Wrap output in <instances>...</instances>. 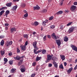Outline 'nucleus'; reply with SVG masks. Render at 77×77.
Returning a JSON list of instances; mask_svg holds the SVG:
<instances>
[{
	"instance_id": "obj_1",
	"label": "nucleus",
	"mask_w": 77,
	"mask_h": 77,
	"mask_svg": "<svg viewBox=\"0 0 77 77\" xmlns=\"http://www.w3.org/2000/svg\"><path fill=\"white\" fill-rule=\"evenodd\" d=\"M52 56H53V55H50V54H48L47 55V60L46 61V63H48V62H49V60H51L52 59Z\"/></svg>"
},
{
	"instance_id": "obj_2",
	"label": "nucleus",
	"mask_w": 77,
	"mask_h": 77,
	"mask_svg": "<svg viewBox=\"0 0 77 77\" xmlns=\"http://www.w3.org/2000/svg\"><path fill=\"white\" fill-rule=\"evenodd\" d=\"M75 27H74L72 26L70 27L68 30V32L69 33H71L73 32V30H74Z\"/></svg>"
},
{
	"instance_id": "obj_3",
	"label": "nucleus",
	"mask_w": 77,
	"mask_h": 77,
	"mask_svg": "<svg viewBox=\"0 0 77 77\" xmlns=\"http://www.w3.org/2000/svg\"><path fill=\"white\" fill-rule=\"evenodd\" d=\"M12 44V41H11L10 42H9L8 41H7L5 43V45L6 47H8L9 45H11Z\"/></svg>"
},
{
	"instance_id": "obj_4",
	"label": "nucleus",
	"mask_w": 77,
	"mask_h": 77,
	"mask_svg": "<svg viewBox=\"0 0 77 77\" xmlns=\"http://www.w3.org/2000/svg\"><path fill=\"white\" fill-rule=\"evenodd\" d=\"M77 8V7L74 5L72 6L70 8V10L72 12H75V9Z\"/></svg>"
},
{
	"instance_id": "obj_5",
	"label": "nucleus",
	"mask_w": 77,
	"mask_h": 77,
	"mask_svg": "<svg viewBox=\"0 0 77 77\" xmlns=\"http://www.w3.org/2000/svg\"><path fill=\"white\" fill-rule=\"evenodd\" d=\"M37 49H34V53H35V54H37L38 53H39L42 52V50H38V51H37Z\"/></svg>"
},
{
	"instance_id": "obj_6",
	"label": "nucleus",
	"mask_w": 77,
	"mask_h": 77,
	"mask_svg": "<svg viewBox=\"0 0 77 77\" xmlns=\"http://www.w3.org/2000/svg\"><path fill=\"white\" fill-rule=\"evenodd\" d=\"M36 44H37V42L35 41L33 43L32 45L34 48L38 50V47L36 46Z\"/></svg>"
},
{
	"instance_id": "obj_7",
	"label": "nucleus",
	"mask_w": 77,
	"mask_h": 77,
	"mask_svg": "<svg viewBox=\"0 0 77 77\" xmlns=\"http://www.w3.org/2000/svg\"><path fill=\"white\" fill-rule=\"evenodd\" d=\"M51 60L53 61L52 62H56V61L57 60V58L56 57H54L52 58Z\"/></svg>"
},
{
	"instance_id": "obj_8",
	"label": "nucleus",
	"mask_w": 77,
	"mask_h": 77,
	"mask_svg": "<svg viewBox=\"0 0 77 77\" xmlns=\"http://www.w3.org/2000/svg\"><path fill=\"white\" fill-rule=\"evenodd\" d=\"M56 42L58 46L60 47V44H61V42H60V40H56Z\"/></svg>"
},
{
	"instance_id": "obj_9",
	"label": "nucleus",
	"mask_w": 77,
	"mask_h": 77,
	"mask_svg": "<svg viewBox=\"0 0 77 77\" xmlns=\"http://www.w3.org/2000/svg\"><path fill=\"white\" fill-rule=\"evenodd\" d=\"M20 47L23 51H25L26 50V46H25L24 45H20Z\"/></svg>"
},
{
	"instance_id": "obj_10",
	"label": "nucleus",
	"mask_w": 77,
	"mask_h": 77,
	"mask_svg": "<svg viewBox=\"0 0 77 77\" xmlns=\"http://www.w3.org/2000/svg\"><path fill=\"white\" fill-rule=\"evenodd\" d=\"M72 67H71L70 68H69L67 71V74H70V73H71V72L72 71Z\"/></svg>"
},
{
	"instance_id": "obj_11",
	"label": "nucleus",
	"mask_w": 77,
	"mask_h": 77,
	"mask_svg": "<svg viewBox=\"0 0 77 77\" xmlns=\"http://www.w3.org/2000/svg\"><path fill=\"white\" fill-rule=\"evenodd\" d=\"M17 8H18L17 5L14 6L12 8V10H13V11H16Z\"/></svg>"
},
{
	"instance_id": "obj_12",
	"label": "nucleus",
	"mask_w": 77,
	"mask_h": 77,
	"mask_svg": "<svg viewBox=\"0 0 77 77\" xmlns=\"http://www.w3.org/2000/svg\"><path fill=\"white\" fill-rule=\"evenodd\" d=\"M51 36H52V38H53V39H57V37H56V36L55 33H53L51 35Z\"/></svg>"
},
{
	"instance_id": "obj_13",
	"label": "nucleus",
	"mask_w": 77,
	"mask_h": 77,
	"mask_svg": "<svg viewBox=\"0 0 77 77\" xmlns=\"http://www.w3.org/2000/svg\"><path fill=\"white\" fill-rule=\"evenodd\" d=\"M14 59L17 60H20V57L19 56H17L16 57H14Z\"/></svg>"
},
{
	"instance_id": "obj_14",
	"label": "nucleus",
	"mask_w": 77,
	"mask_h": 77,
	"mask_svg": "<svg viewBox=\"0 0 77 77\" xmlns=\"http://www.w3.org/2000/svg\"><path fill=\"white\" fill-rule=\"evenodd\" d=\"M63 40L65 42H67L68 41V37L65 36L64 37Z\"/></svg>"
},
{
	"instance_id": "obj_15",
	"label": "nucleus",
	"mask_w": 77,
	"mask_h": 77,
	"mask_svg": "<svg viewBox=\"0 0 77 77\" xmlns=\"http://www.w3.org/2000/svg\"><path fill=\"white\" fill-rule=\"evenodd\" d=\"M60 57L61 59L62 60H64L65 59V56L63 55H60Z\"/></svg>"
},
{
	"instance_id": "obj_16",
	"label": "nucleus",
	"mask_w": 77,
	"mask_h": 77,
	"mask_svg": "<svg viewBox=\"0 0 77 77\" xmlns=\"http://www.w3.org/2000/svg\"><path fill=\"white\" fill-rule=\"evenodd\" d=\"M6 6H7V7H11L12 6V3L10 2L7 3L6 4Z\"/></svg>"
},
{
	"instance_id": "obj_17",
	"label": "nucleus",
	"mask_w": 77,
	"mask_h": 77,
	"mask_svg": "<svg viewBox=\"0 0 77 77\" xmlns=\"http://www.w3.org/2000/svg\"><path fill=\"white\" fill-rule=\"evenodd\" d=\"M33 9H36V10H39L40 9V8L38 5H37L36 6L34 7Z\"/></svg>"
},
{
	"instance_id": "obj_18",
	"label": "nucleus",
	"mask_w": 77,
	"mask_h": 77,
	"mask_svg": "<svg viewBox=\"0 0 77 77\" xmlns=\"http://www.w3.org/2000/svg\"><path fill=\"white\" fill-rule=\"evenodd\" d=\"M63 12L62 11H59L56 14L57 15H61V14H62Z\"/></svg>"
},
{
	"instance_id": "obj_19",
	"label": "nucleus",
	"mask_w": 77,
	"mask_h": 77,
	"mask_svg": "<svg viewBox=\"0 0 77 77\" xmlns=\"http://www.w3.org/2000/svg\"><path fill=\"white\" fill-rule=\"evenodd\" d=\"M42 58L41 57H39L38 56H37L36 59V61L37 62V61H39V60H41Z\"/></svg>"
},
{
	"instance_id": "obj_20",
	"label": "nucleus",
	"mask_w": 77,
	"mask_h": 77,
	"mask_svg": "<svg viewBox=\"0 0 77 77\" xmlns=\"http://www.w3.org/2000/svg\"><path fill=\"white\" fill-rule=\"evenodd\" d=\"M10 31L11 33H13L14 31H15L16 30H15V28H12L10 29Z\"/></svg>"
},
{
	"instance_id": "obj_21",
	"label": "nucleus",
	"mask_w": 77,
	"mask_h": 77,
	"mask_svg": "<svg viewBox=\"0 0 77 77\" xmlns=\"http://www.w3.org/2000/svg\"><path fill=\"white\" fill-rule=\"evenodd\" d=\"M47 52V51L45 49H42V53L43 54H44Z\"/></svg>"
},
{
	"instance_id": "obj_22",
	"label": "nucleus",
	"mask_w": 77,
	"mask_h": 77,
	"mask_svg": "<svg viewBox=\"0 0 77 77\" xmlns=\"http://www.w3.org/2000/svg\"><path fill=\"white\" fill-rule=\"evenodd\" d=\"M52 63L54 64L55 68H57V64L56 62H52Z\"/></svg>"
},
{
	"instance_id": "obj_23",
	"label": "nucleus",
	"mask_w": 77,
	"mask_h": 77,
	"mask_svg": "<svg viewBox=\"0 0 77 77\" xmlns=\"http://www.w3.org/2000/svg\"><path fill=\"white\" fill-rule=\"evenodd\" d=\"M20 71L22 72H24L26 70H25V68H21L20 69Z\"/></svg>"
},
{
	"instance_id": "obj_24",
	"label": "nucleus",
	"mask_w": 77,
	"mask_h": 77,
	"mask_svg": "<svg viewBox=\"0 0 77 77\" xmlns=\"http://www.w3.org/2000/svg\"><path fill=\"white\" fill-rule=\"evenodd\" d=\"M0 53L1 56H3L5 54V52L4 51L1 50L0 51Z\"/></svg>"
},
{
	"instance_id": "obj_25",
	"label": "nucleus",
	"mask_w": 77,
	"mask_h": 77,
	"mask_svg": "<svg viewBox=\"0 0 77 77\" xmlns=\"http://www.w3.org/2000/svg\"><path fill=\"white\" fill-rule=\"evenodd\" d=\"M23 37L24 38H26V39H28V37H29V35L27 34H24L23 35Z\"/></svg>"
},
{
	"instance_id": "obj_26",
	"label": "nucleus",
	"mask_w": 77,
	"mask_h": 77,
	"mask_svg": "<svg viewBox=\"0 0 77 77\" xmlns=\"http://www.w3.org/2000/svg\"><path fill=\"white\" fill-rule=\"evenodd\" d=\"M5 12V11L2 10L0 12V16H2L3 14Z\"/></svg>"
},
{
	"instance_id": "obj_27",
	"label": "nucleus",
	"mask_w": 77,
	"mask_h": 77,
	"mask_svg": "<svg viewBox=\"0 0 77 77\" xmlns=\"http://www.w3.org/2000/svg\"><path fill=\"white\" fill-rule=\"evenodd\" d=\"M4 42H5L3 40H2V41L1 42V45L2 46H3Z\"/></svg>"
},
{
	"instance_id": "obj_28",
	"label": "nucleus",
	"mask_w": 77,
	"mask_h": 77,
	"mask_svg": "<svg viewBox=\"0 0 77 77\" xmlns=\"http://www.w3.org/2000/svg\"><path fill=\"white\" fill-rule=\"evenodd\" d=\"M21 7H22V8H24V7H25V6H26V4H25L24 3H22L21 5Z\"/></svg>"
},
{
	"instance_id": "obj_29",
	"label": "nucleus",
	"mask_w": 77,
	"mask_h": 77,
	"mask_svg": "<svg viewBox=\"0 0 77 77\" xmlns=\"http://www.w3.org/2000/svg\"><path fill=\"white\" fill-rule=\"evenodd\" d=\"M73 23L72 22H69L66 25L67 26H70Z\"/></svg>"
},
{
	"instance_id": "obj_30",
	"label": "nucleus",
	"mask_w": 77,
	"mask_h": 77,
	"mask_svg": "<svg viewBox=\"0 0 77 77\" xmlns=\"http://www.w3.org/2000/svg\"><path fill=\"white\" fill-rule=\"evenodd\" d=\"M34 25L35 26H38L39 24L38 23L37 21H35L34 23Z\"/></svg>"
},
{
	"instance_id": "obj_31",
	"label": "nucleus",
	"mask_w": 77,
	"mask_h": 77,
	"mask_svg": "<svg viewBox=\"0 0 77 77\" xmlns=\"http://www.w3.org/2000/svg\"><path fill=\"white\" fill-rule=\"evenodd\" d=\"M59 68L60 69H63V66L62 64H60L59 66Z\"/></svg>"
},
{
	"instance_id": "obj_32",
	"label": "nucleus",
	"mask_w": 77,
	"mask_h": 77,
	"mask_svg": "<svg viewBox=\"0 0 77 77\" xmlns=\"http://www.w3.org/2000/svg\"><path fill=\"white\" fill-rule=\"evenodd\" d=\"M17 53L18 54L20 53V49L18 48H17Z\"/></svg>"
},
{
	"instance_id": "obj_33",
	"label": "nucleus",
	"mask_w": 77,
	"mask_h": 77,
	"mask_svg": "<svg viewBox=\"0 0 77 77\" xmlns=\"http://www.w3.org/2000/svg\"><path fill=\"white\" fill-rule=\"evenodd\" d=\"M9 10H7V11H6V12H5V14H6V15H8V14H9Z\"/></svg>"
},
{
	"instance_id": "obj_34",
	"label": "nucleus",
	"mask_w": 77,
	"mask_h": 77,
	"mask_svg": "<svg viewBox=\"0 0 77 77\" xmlns=\"http://www.w3.org/2000/svg\"><path fill=\"white\" fill-rule=\"evenodd\" d=\"M4 61L5 62H7L8 61V60L6 58H4Z\"/></svg>"
},
{
	"instance_id": "obj_35",
	"label": "nucleus",
	"mask_w": 77,
	"mask_h": 77,
	"mask_svg": "<svg viewBox=\"0 0 77 77\" xmlns=\"http://www.w3.org/2000/svg\"><path fill=\"white\" fill-rule=\"evenodd\" d=\"M54 19V17L53 16H51L49 17V20H52L53 19Z\"/></svg>"
},
{
	"instance_id": "obj_36",
	"label": "nucleus",
	"mask_w": 77,
	"mask_h": 77,
	"mask_svg": "<svg viewBox=\"0 0 77 77\" xmlns=\"http://www.w3.org/2000/svg\"><path fill=\"white\" fill-rule=\"evenodd\" d=\"M50 28L51 29H53L55 28V26L54 25H52L51 26Z\"/></svg>"
},
{
	"instance_id": "obj_37",
	"label": "nucleus",
	"mask_w": 77,
	"mask_h": 77,
	"mask_svg": "<svg viewBox=\"0 0 77 77\" xmlns=\"http://www.w3.org/2000/svg\"><path fill=\"white\" fill-rule=\"evenodd\" d=\"M11 70L12 73H13V72H14V71H16V69H12Z\"/></svg>"
},
{
	"instance_id": "obj_38",
	"label": "nucleus",
	"mask_w": 77,
	"mask_h": 77,
	"mask_svg": "<svg viewBox=\"0 0 77 77\" xmlns=\"http://www.w3.org/2000/svg\"><path fill=\"white\" fill-rule=\"evenodd\" d=\"M46 23L45 22V21H43L42 24L43 26H46V24H45Z\"/></svg>"
},
{
	"instance_id": "obj_39",
	"label": "nucleus",
	"mask_w": 77,
	"mask_h": 77,
	"mask_svg": "<svg viewBox=\"0 0 77 77\" xmlns=\"http://www.w3.org/2000/svg\"><path fill=\"white\" fill-rule=\"evenodd\" d=\"M9 63L10 65H12L13 64V61L10 60L9 61Z\"/></svg>"
},
{
	"instance_id": "obj_40",
	"label": "nucleus",
	"mask_w": 77,
	"mask_h": 77,
	"mask_svg": "<svg viewBox=\"0 0 77 77\" xmlns=\"http://www.w3.org/2000/svg\"><path fill=\"white\" fill-rule=\"evenodd\" d=\"M64 28V27L63 26V25H60V29H61V30H62Z\"/></svg>"
},
{
	"instance_id": "obj_41",
	"label": "nucleus",
	"mask_w": 77,
	"mask_h": 77,
	"mask_svg": "<svg viewBox=\"0 0 77 77\" xmlns=\"http://www.w3.org/2000/svg\"><path fill=\"white\" fill-rule=\"evenodd\" d=\"M24 16L25 17H28V13H26V14H25L24 15Z\"/></svg>"
},
{
	"instance_id": "obj_42",
	"label": "nucleus",
	"mask_w": 77,
	"mask_h": 77,
	"mask_svg": "<svg viewBox=\"0 0 77 77\" xmlns=\"http://www.w3.org/2000/svg\"><path fill=\"white\" fill-rule=\"evenodd\" d=\"M36 74L35 73H33L31 75V77H34L35 76V75Z\"/></svg>"
},
{
	"instance_id": "obj_43",
	"label": "nucleus",
	"mask_w": 77,
	"mask_h": 77,
	"mask_svg": "<svg viewBox=\"0 0 77 77\" xmlns=\"http://www.w3.org/2000/svg\"><path fill=\"white\" fill-rule=\"evenodd\" d=\"M47 37V35H45L44 36V37H43V41H46V38Z\"/></svg>"
},
{
	"instance_id": "obj_44",
	"label": "nucleus",
	"mask_w": 77,
	"mask_h": 77,
	"mask_svg": "<svg viewBox=\"0 0 77 77\" xmlns=\"http://www.w3.org/2000/svg\"><path fill=\"white\" fill-rule=\"evenodd\" d=\"M27 44H28V42L27 41L25 42L24 46L26 47V45H27Z\"/></svg>"
},
{
	"instance_id": "obj_45",
	"label": "nucleus",
	"mask_w": 77,
	"mask_h": 77,
	"mask_svg": "<svg viewBox=\"0 0 77 77\" xmlns=\"http://www.w3.org/2000/svg\"><path fill=\"white\" fill-rule=\"evenodd\" d=\"M12 55V52H10L8 53V56H11Z\"/></svg>"
},
{
	"instance_id": "obj_46",
	"label": "nucleus",
	"mask_w": 77,
	"mask_h": 77,
	"mask_svg": "<svg viewBox=\"0 0 77 77\" xmlns=\"http://www.w3.org/2000/svg\"><path fill=\"white\" fill-rule=\"evenodd\" d=\"M43 12H47V10H45V9H44L43 10Z\"/></svg>"
},
{
	"instance_id": "obj_47",
	"label": "nucleus",
	"mask_w": 77,
	"mask_h": 77,
	"mask_svg": "<svg viewBox=\"0 0 77 77\" xmlns=\"http://www.w3.org/2000/svg\"><path fill=\"white\" fill-rule=\"evenodd\" d=\"M47 36L48 38H49V39H50L51 38V36H50V35H47Z\"/></svg>"
},
{
	"instance_id": "obj_48",
	"label": "nucleus",
	"mask_w": 77,
	"mask_h": 77,
	"mask_svg": "<svg viewBox=\"0 0 77 77\" xmlns=\"http://www.w3.org/2000/svg\"><path fill=\"white\" fill-rule=\"evenodd\" d=\"M2 8H3V10H5V9H6L7 8V7H3Z\"/></svg>"
},
{
	"instance_id": "obj_49",
	"label": "nucleus",
	"mask_w": 77,
	"mask_h": 77,
	"mask_svg": "<svg viewBox=\"0 0 77 77\" xmlns=\"http://www.w3.org/2000/svg\"><path fill=\"white\" fill-rule=\"evenodd\" d=\"M36 65V63L35 62H34L32 63V66H35Z\"/></svg>"
},
{
	"instance_id": "obj_50",
	"label": "nucleus",
	"mask_w": 77,
	"mask_h": 77,
	"mask_svg": "<svg viewBox=\"0 0 77 77\" xmlns=\"http://www.w3.org/2000/svg\"><path fill=\"white\" fill-rule=\"evenodd\" d=\"M48 66H49V67H51V66H52V64L51 63L49 64Z\"/></svg>"
},
{
	"instance_id": "obj_51",
	"label": "nucleus",
	"mask_w": 77,
	"mask_h": 77,
	"mask_svg": "<svg viewBox=\"0 0 77 77\" xmlns=\"http://www.w3.org/2000/svg\"><path fill=\"white\" fill-rule=\"evenodd\" d=\"M13 1L14 2H19L20 0H13Z\"/></svg>"
},
{
	"instance_id": "obj_52",
	"label": "nucleus",
	"mask_w": 77,
	"mask_h": 77,
	"mask_svg": "<svg viewBox=\"0 0 77 77\" xmlns=\"http://www.w3.org/2000/svg\"><path fill=\"white\" fill-rule=\"evenodd\" d=\"M77 68V64L76 65V66L74 68V70H76V69Z\"/></svg>"
},
{
	"instance_id": "obj_53",
	"label": "nucleus",
	"mask_w": 77,
	"mask_h": 77,
	"mask_svg": "<svg viewBox=\"0 0 77 77\" xmlns=\"http://www.w3.org/2000/svg\"><path fill=\"white\" fill-rule=\"evenodd\" d=\"M5 26H9V24L8 23H5Z\"/></svg>"
},
{
	"instance_id": "obj_54",
	"label": "nucleus",
	"mask_w": 77,
	"mask_h": 77,
	"mask_svg": "<svg viewBox=\"0 0 77 77\" xmlns=\"http://www.w3.org/2000/svg\"><path fill=\"white\" fill-rule=\"evenodd\" d=\"M4 38V36L3 35L0 36V39H2V38Z\"/></svg>"
},
{
	"instance_id": "obj_55",
	"label": "nucleus",
	"mask_w": 77,
	"mask_h": 77,
	"mask_svg": "<svg viewBox=\"0 0 77 77\" xmlns=\"http://www.w3.org/2000/svg\"><path fill=\"white\" fill-rule=\"evenodd\" d=\"M5 29V30H8V27H6Z\"/></svg>"
},
{
	"instance_id": "obj_56",
	"label": "nucleus",
	"mask_w": 77,
	"mask_h": 77,
	"mask_svg": "<svg viewBox=\"0 0 77 77\" xmlns=\"http://www.w3.org/2000/svg\"><path fill=\"white\" fill-rule=\"evenodd\" d=\"M45 22L46 23H48V20H45Z\"/></svg>"
},
{
	"instance_id": "obj_57",
	"label": "nucleus",
	"mask_w": 77,
	"mask_h": 77,
	"mask_svg": "<svg viewBox=\"0 0 77 77\" xmlns=\"http://www.w3.org/2000/svg\"><path fill=\"white\" fill-rule=\"evenodd\" d=\"M73 5H77V2H74L73 3Z\"/></svg>"
},
{
	"instance_id": "obj_58",
	"label": "nucleus",
	"mask_w": 77,
	"mask_h": 77,
	"mask_svg": "<svg viewBox=\"0 0 77 77\" xmlns=\"http://www.w3.org/2000/svg\"><path fill=\"white\" fill-rule=\"evenodd\" d=\"M64 66H66V65H67V63H66V62H65L64 63Z\"/></svg>"
},
{
	"instance_id": "obj_59",
	"label": "nucleus",
	"mask_w": 77,
	"mask_h": 77,
	"mask_svg": "<svg viewBox=\"0 0 77 77\" xmlns=\"http://www.w3.org/2000/svg\"><path fill=\"white\" fill-rule=\"evenodd\" d=\"M36 71H38V69H39V68H38V66H37L36 68Z\"/></svg>"
},
{
	"instance_id": "obj_60",
	"label": "nucleus",
	"mask_w": 77,
	"mask_h": 77,
	"mask_svg": "<svg viewBox=\"0 0 77 77\" xmlns=\"http://www.w3.org/2000/svg\"><path fill=\"white\" fill-rule=\"evenodd\" d=\"M36 32H34L32 33V34L33 35H35V34H36Z\"/></svg>"
},
{
	"instance_id": "obj_61",
	"label": "nucleus",
	"mask_w": 77,
	"mask_h": 77,
	"mask_svg": "<svg viewBox=\"0 0 77 77\" xmlns=\"http://www.w3.org/2000/svg\"><path fill=\"white\" fill-rule=\"evenodd\" d=\"M59 5H60L61 6H62V5H63V2H61V3H60Z\"/></svg>"
},
{
	"instance_id": "obj_62",
	"label": "nucleus",
	"mask_w": 77,
	"mask_h": 77,
	"mask_svg": "<svg viewBox=\"0 0 77 77\" xmlns=\"http://www.w3.org/2000/svg\"><path fill=\"white\" fill-rule=\"evenodd\" d=\"M23 12H24V13H27V11L26 10H25L23 11Z\"/></svg>"
},
{
	"instance_id": "obj_63",
	"label": "nucleus",
	"mask_w": 77,
	"mask_h": 77,
	"mask_svg": "<svg viewBox=\"0 0 77 77\" xmlns=\"http://www.w3.org/2000/svg\"><path fill=\"white\" fill-rule=\"evenodd\" d=\"M2 10H3V7H2L1 8H0V11H2Z\"/></svg>"
},
{
	"instance_id": "obj_64",
	"label": "nucleus",
	"mask_w": 77,
	"mask_h": 77,
	"mask_svg": "<svg viewBox=\"0 0 77 77\" xmlns=\"http://www.w3.org/2000/svg\"><path fill=\"white\" fill-rule=\"evenodd\" d=\"M31 24L32 26H34L35 25V24L33 23H32Z\"/></svg>"
}]
</instances>
